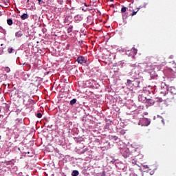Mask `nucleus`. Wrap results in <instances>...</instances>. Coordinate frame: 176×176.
I'll use <instances>...</instances> for the list:
<instances>
[{"mask_svg": "<svg viewBox=\"0 0 176 176\" xmlns=\"http://www.w3.org/2000/svg\"><path fill=\"white\" fill-rule=\"evenodd\" d=\"M141 80H142V78H140L138 76L133 75L132 78L126 80V82L125 83V85L127 89H129V90L133 91L134 90V88L137 89L140 87Z\"/></svg>", "mask_w": 176, "mask_h": 176, "instance_id": "1", "label": "nucleus"}, {"mask_svg": "<svg viewBox=\"0 0 176 176\" xmlns=\"http://www.w3.org/2000/svg\"><path fill=\"white\" fill-rule=\"evenodd\" d=\"M120 152L121 155H122L124 159H127V157H130V155H131V153H130V149L126 146L120 147Z\"/></svg>", "mask_w": 176, "mask_h": 176, "instance_id": "2", "label": "nucleus"}, {"mask_svg": "<svg viewBox=\"0 0 176 176\" xmlns=\"http://www.w3.org/2000/svg\"><path fill=\"white\" fill-rule=\"evenodd\" d=\"M127 115L129 116V120H131V122H134V120H138L140 118L138 116L140 115V113H138V110H132L131 113H127Z\"/></svg>", "mask_w": 176, "mask_h": 176, "instance_id": "3", "label": "nucleus"}, {"mask_svg": "<svg viewBox=\"0 0 176 176\" xmlns=\"http://www.w3.org/2000/svg\"><path fill=\"white\" fill-rule=\"evenodd\" d=\"M168 87V85L166 84V82H161L160 94H163L164 96H167V94H168V90H170Z\"/></svg>", "mask_w": 176, "mask_h": 176, "instance_id": "4", "label": "nucleus"}, {"mask_svg": "<svg viewBox=\"0 0 176 176\" xmlns=\"http://www.w3.org/2000/svg\"><path fill=\"white\" fill-rule=\"evenodd\" d=\"M142 94L144 96H151V94H153V89L151 85L148 87H145L143 88V90L142 91Z\"/></svg>", "mask_w": 176, "mask_h": 176, "instance_id": "5", "label": "nucleus"}, {"mask_svg": "<svg viewBox=\"0 0 176 176\" xmlns=\"http://www.w3.org/2000/svg\"><path fill=\"white\" fill-rule=\"evenodd\" d=\"M138 124L142 126H148L151 124V119L143 118L139 121Z\"/></svg>", "mask_w": 176, "mask_h": 176, "instance_id": "6", "label": "nucleus"}, {"mask_svg": "<svg viewBox=\"0 0 176 176\" xmlns=\"http://www.w3.org/2000/svg\"><path fill=\"white\" fill-rule=\"evenodd\" d=\"M22 98H23V102L25 104V105H28L30 104V101H32V100L30 99V96L25 93L22 94Z\"/></svg>", "mask_w": 176, "mask_h": 176, "instance_id": "7", "label": "nucleus"}, {"mask_svg": "<svg viewBox=\"0 0 176 176\" xmlns=\"http://www.w3.org/2000/svg\"><path fill=\"white\" fill-rule=\"evenodd\" d=\"M144 104L146 105V108H149V107L155 105V100L152 99V98H146V100L144 101Z\"/></svg>", "mask_w": 176, "mask_h": 176, "instance_id": "8", "label": "nucleus"}, {"mask_svg": "<svg viewBox=\"0 0 176 176\" xmlns=\"http://www.w3.org/2000/svg\"><path fill=\"white\" fill-rule=\"evenodd\" d=\"M116 167L118 170H122V171H124V170L126 168V164H123L122 162H116Z\"/></svg>", "mask_w": 176, "mask_h": 176, "instance_id": "9", "label": "nucleus"}, {"mask_svg": "<svg viewBox=\"0 0 176 176\" xmlns=\"http://www.w3.org/2000/svg\"><path fill=\"white\" fill-rule=\"evenodd\" d=\"M147 98L148 97H146V96L144 95V94H139V96H138V101L140 102H142L143 104H144V102L146 100Z\"/></svg>", "mask_w": 176, "mask_h": 176, "instance_id": "10", "label": "nucleus"}, {"mask_svg": "<svg viewBox=\"0 0 176 176\" xmlns=\"http://www.w3.org/2000/svg\"><path fill=\"white\" fill-rule=\"evenodd\" d=\"M137 49L133 47L132 50H128L126 52V54H128V56H132V57H133V56H135V54H137Z\"/></svg>", "mask_w": 176, "mask_h": 176, "instance_id": "11", "label": "nucleus"}, {"mask_svg": "<svg viewBox=\"0 0 176 176\" xmlns=\"http://www.w3.org/2000/svg\"><path fill=\"white\" fill-rule=\"evenodd\" d=\"M87 85H88V87H91V89H94V85H96V80L93 79H90L87 81Z\"/></svg>", "mask_w": 176, "mask_h": 176, "instance_id": "12", "label": "nucleus"}, {"mask_svg": "<svg viewBox=\"0 0 176 176\" xmlns=\"http://www.w3.org/2000/svg\"><path fill=\"white\" fill-rule=\"evenodd\" d=\"M21 76L23 80H27V79H28V78H30V76H31V74H27V72H22L21 73Z\"/></svg>", "mask_w": 176, "mask_h": 176, "instance_id": "13", "label": "nucleus"}, {"mask_svg": "<svg viewBox=\"0 0 176 176\" xmlns=\"http://www.w3.org/2000/svg\"><path fill=\"white\" fill-rule=\"evenodd\" d=\"M82 20H83V15L82 14H77L74 16L75 23H80Z\"/></svg>", "mask_w": 176, "mask_h": 176, "instance_id": "14", "label": "nucleus"}, {"mask_svg": "<svg viewBox=\"0 0 176 176\" xmlns=\"http://www.w3.org/2000/svg\"><path fill=\"white\" fill-rule=\"evenodd\" d=\"M89 151V148L86 146H84L83 148L81 149H77V153L80 155H83L84 153H86Z\"/></svg>", "mask_w": 176, "mask_h": 176, "instance_id": "15", "label": "nucleus"}, {"mask_svg": "<svg viewBox=\"0 0 176 176\" xmlns=\"http://www.w3.org/2000/svg\"><path fill=\"white\" fill-rule=\"evenodd\" d=\"M170 71V74L168 76V79H175L176 72H174L172 69H169Z\"/></svg>", "mask_w": 176, "mask_h": 176, "instance_id": "16", "label": "nucleus"}, {"mask_svg": "<svg viewBox=\"0 0 176 176\" xmlns=\"http://www.w3.org/2000/svg\"><path fill=\"white\" fill-rule=\"evenodd\" d=\"M78 64H86V59L83 56H78L77 58Z\"/></svg>", "mask_w": 176, "mask_h": 176, "instance_id": "17", "label": "nucleus"}, {"mask_svg": "<svg viewBox=\"0 0 176 176\" xmlns=\"http://www.w3.org/2000/svg\"><path fill=\"white\" fill-rule=\"evenodd\" d=\"M169 90H168V93H170L173 96H175L176 94V89L174 87H169Z\"/></svg>", "mask_w": 176, "mask_h": 176, "instance_id": "18", "label": "nucleus"}, {"mask_svg": "<svg viewBox=\"0 0 176 176\" xmlns=\"http://www.w3.org/2000/svg\"><path fill=\"white\" fill-rule=\"evenodd\" d=\"M15 123L17 126H20V124H24V120H23V118H16L15 120Z\"/></svg>", "mask_w": 176, "mask_h": 176, "instance_id": "19", "label": "nucleus"}, {"mask_svg": "<svg viewBox=\"0 0 176 176\" xmlns=\"http://www.w3.org/2000/svg\"><path fill=\"white\" fill-rule=\"evenodd\" d=\"M143 67H144L145 71H150V69H151V67H152V65L148 63H143Z\"/></svg>", "mask_w": 176, "mask_h": 176, "instance_id": "20", "label": "nucleus"}, {"mask_svg": "<svg viewBox=\"0 0 176 176\" xmlns=\"http://www.w3.org/2000/svg\"><path fill=\"white\" fill-rule=\"evenodd\" d=\"M150 76L151 78V79H156V78H157V74H156V72L153 70H152L150 72Z\"/></svg>", "mask_w": 176, "mask_h": 176, "instance_id": "21", "label": "nucleus"}, {"mask_svg": "<svg viewBox=\"0 0 176 176\" xmlns=\"http://www.w3.org/2000/svg\"><path fill=\"white\" fill-rule=\"evenodd\" d=\"M71 20H72V16H67L65 18V23L66 24H69V23H71Z\"/></svg>", "mask_w": 176, "mask_h": 176, "instance_id": "22", "label": "nucleus"}, {"mask_svg": "<svg viewBox=\"0 0 176 176\" xmlns=\"http://www.w3.org/2000/svg\"><path fill=\"white\" fill-rule=\"evenodd\" d=\"M21 36H23V32L21 30L15 32V38H21Z\"/></svg>", "mask_w": 176, "mask_h": 176, "instance_id": "23", "label": "nucleus"}, {"mask_svg": "<svg viewBox=\"0 0 176 176\" xmlns=\"http://www.w3.org/2000/svg\"><path fill=\"white\" fill-rule=\"evenodd\" d=\"M107 160L109 162H110V163H112V164H115V163L116 164V160H115V158H113L112 157L109 156L108 158H107Z\"/></svg>", "mask_w": 176, "mask_h": 176, "instance_id": "24", "label": "nucleus"}, {"mask_svg": "<svg viewBox=\"0 0 176 176\" xmlns=\"http://www.w3.org/2000/svg\"><path fill=\"white\" fill-rule=\"evenodd\" d=\"M7 52L9 54H12V53H14L16 52V50H14L13 47H9Z\"/></svg>", "mask_w": 176, "mask_h": 176, "instance_id": "25", "label": "nucleus"}, {"mask_svg": "<svg viewBox=\"0 0 176 176\" xmlns=\"http://www.w3.org/2000/svg\"><path fill=\"white\" fill-rule=\"evenodd\" d=\"M109 138L111 141H118V140H119V138L116 135H109Z\"/></svg>", "mask_w": 176, "mask_h": 176, "instance_id": "26", "label": "nucleus"}, {"mask_svg": "<svg viewBox=\"0 0 176 176\" xmlns=\"http://www.w3.org/2000/svg\"><path fill=\"white\" fill-rule=\"evenodd\" d=\"M94 142L96 145H100V144H101V142H102L101 137H98V138H96Z\"/></svg>", "mask_w": 176, "mask_h": 176, "instance_id": "27", "label": "nucleus"}, {"mask_svg": "<svg viewBox=\"0 0 176 176\" xmlns=\"http://www.w3.org/2000/svg\"><path fill=\"white\" fill-rule=\"evenodd\" d=\"M106 91H107L108 93H113V89H112V87L111 86H107L105 89Z\"/></svg>", "mask_w": 176, "mask_h": 176, "instance_id": "28", "label": "nucleus"}, {"mask_svg": "<svg viewBox=\"0 0 176 176\" xmlns=\"http://www.w3.org/2000/svg\"><path fill=\"white\" fill-rule=\"evenodd\" d=\"M0 78L1 79V80H6V79H8V74H0Z\"/></svg>", "mask_w": 176, "mask_h": 176, "instance_id": "29", "label": "nucleus"}, {"mask_svg": "<svg viewBox=\"0 0 176 176\" xmlns=\"http://www.w3.org/2000/svg\"><path fill=\"white\" fill-rule=\"evenodd\" d=\"M69 104L72 106L75 105V104H78V100L76 98H74L72 100H70Z\"/></svg>", "mask_w": 176, "mask_h": 176, "instance_id": "30", "label": "nucleus"}, {"mask_svg": "<svg viewBox=\"0 0 176 176\" xmlns=\"http://www.w3.org/2000/svg\"><path fill=\"white\" fill-rule=\"evenodd\" d=\"M21 20H25L27 19H28V14L27 13H24L21 16Z\"/></svg>", "mask_w": 176, "mask_h": 176, "instance_id": "31", "label": "nucleus"}, {"mask_svg": "<svg viewBox=\"0 0 176 176\" xmlns=\"http://www.w3.org/2000/svg\"><path fill=\"white\" fill-rule=\"evenodd\" d=\"M0 32H1V34H3L4 36H6V30L3 29L1 26H0Z\"/></svg>", "mask_w": 176, "mask_h": 176, "instance_id": "32", "label": "nucleus"}, {"mask_svg": "<svg viewBox=\"0 0 176 176\" xmlns=\"http://www.w3.org/2000/svg\"><path fill=\"white\" fill-rule=\"evenodd\" d=\"M7 24L8 25H13V19H7Z\"/></svg>", "mask_w": 176, "mask_h": 176, "instance_id": "33", "label": "nucleus"}, {"mask_svg": "<svg viewBox=\"0 0 176 176\" xmlns=\"http://www.w3.org/2000/svg\"><path fill=\"white\" fill-rule=\"evenodd\" d=\"M72 176H78L79 175V171L78 170H73L72 173Z\"/></svg>", "mask_w": 176, "mask_h": 176, "instance_id": "34", "label": "nucleus"}, {"mask_svg": "<svg viewBox=\"0 0 176 176\" xmlns=\"http://www.w3.org/2000/svg\"><path fill=\"white\" fill-rule=\"evenodd\" d=\"M94 89H100V84L95 81V85H94Z\"/></svg>", "mask_w": 176, "mask_h": 176, "instance_id": "35", "label": "nucleus"}, {"mask_svg": "<svg viewBox=\"0 0 176 176\" xmlns=\"http://www.w3.org/2000/svg\"><path fill=\"white\" fill-rule=\"evenodd\" d=\"M126 8L124 6H122L121 8V13H126Z\"/></svg>", "mask_w": 176, "mask_h": 176, "instance_id": "36", "label": "nucleus"}, {"mask_svg": "<svg viewBox=\"0 0 176 176\" xmlns=\"http://www.w3.org/2000/svg\"><path fill=\"white\" fill-rule=\"evenodd\" d=\"M72 28H74V26L70 25L69 28H67V32L68 34L72 32Z\"/></svg>", "mask_w": 176, "mask_h": 176, "instance_id": "37", "label": "nucleus"}, {"mask_svg": "<svg viewBox=\"0 0 176 176\" xmlns=\"http://www.w3.org/2000/svg\"><path fill=\"white\" fill-rule=\"evenodd\" d=\"M4 71H6L7 74H9V72H10V68L9 67H4Z\"/></svg>", "mask_w": 176, "mask_h": 176, "instance_id": "38", "label": "nucleus"}, {"mask_svg": "<svg viewBox=\"0 0 176 176\" xmlns=\"http://www.w3.org/2000/svg\"><path fill=\"white\" fill-rule=\"evenodd\" d=\"M7 164L8 165L14 164V160L7 162Z\"/></svg>", "mask_w": 176, "mask_h": 176, "instance_id": "39", "label": "nucleus"}, {"mask_svg": "<svg viewBox=\"0 0 176 176\" xmlns=\"http://www.w3.org/2000/svg\"><path fill=\"white\" fill-rule=\"evenodd\" d=\"M140 9H141V8H138L137 11H133V13L131 14V16H135L138 12V10H140Z\"/></svg>", "mask_w": 176, "mask_h": 176, "instance_id": "40", "label": "nucleus"}, {"mask_svg": "<svg viewBox=\"0 0 176 176\" xmlns=\"http://www.w3.org/2000/svg\"><path fill=\"white\" fill-rule=\"evenodd\" d=\"M6 111L8 112L9 111V108H10V106L9 104H5Z\"/></svg>", "mask_w": 176, "mask_h": 176, "instance_id": "41", "label": "nucleus"}, {"mask_svg": "<svg viewBox=\"0 0 176 176\" xmlns=\"http://www.w3.org/2000/svg\"><path fill=\"white\" fill-rule=\"evenodd\" d=\"M36 116V118H38V119H41V118H42V114L41 113H37Z\"/></svg>", "mask_w": 176, "mask_h": 176, "instance_id": "42", "label": "nucleus"}, {"mask_svg": "<svg viewBox=\"0 0 176 176\" xmlns=\"http://www.w3.org/2000/svg\"><path fill=\"white\" fill-rule=\"evenodd\" d=\"M120 134H122V135H124V134H126V131L124 129H122L120 131Z\"/></svg>", "mask_w": 176, "mask_h": 176, "instance_id": "43", "label": "nucleus"}, {"mask_svg": "<svg viewBox=\"0 0 176 176\" xmlns=\"http://www.w3.org/2000/svg\"><path fill=\"white\" fill-rule=\"evenodd\" d=\"M100 176H105L107 174V172H105V170H103L102 173H100Z\"/></svg>", "mask_w": 176, "mask_h": 176, "instance_id": "44", "label": "nucleus"}, {"mask_svg": "<svg viewBox=\"0 0 176 176\" xmlns=\"http://www.w3.org/2000/svg\"><path fill=\"white\" fill-rule=\"evenodd\" d=\"M58 145H63L64 144V142L63 140H60L58 142Z\"/></svg>", "mask_w": 176, "mask_h": 176, "instance_id": "45", "label": "nucleus"}, {"mask_svg": "<svg viewBox=\"0 0 176 176\" xmlns=\"http://www.w3.org/2000/svg\"><path fill=\"white\" fill-rule=\"evenodd\" d=\"M39 5H42L43 3V0H37Z\"/></svg>", "mask_w": 176, "mask_h": 176, "instance_id": "46", "label": "nucleus"}, {"mask_svg": "<svg viewBox=\"0 0 176 176\" xmlns=\"http://www.w3.org/2000/svg\"><path fill=\"white\" fill-rule=\"evenodd\" d=\"M130 67H131V68H135L137 65L135 64H133V65H131Z\"/></svg>", "mask_w": 176, "mask_h": 176, "instance_id": "47", "label": "nucleus"}, {"mask_svg": "<svg viewBox=\"0 0 176 176\" xmlns=\"http://www.w3.org/2000/svg\"><path fill=\"white\" fill-rule=\"evenodd\" d=\"M155 174V170H152L150 172V175H153Z\"/></svg>", "mask_w": 176, "mask_h": 176, "instance_id": "48", "label": "nucleus"}, {"mask_svg": "<svg viewBox=\"0 0 176 176\" xmlns=\"http://www.w3.org/2000/svg\"><path fill=\"white\" fill-rule=\"evenodd\" d=\"M144 168H149V166L148 165H143Z\"/></svg>", "mask_w": 176, "mask_h": 176, "instance_id": "49", "label": "nucleus"}, {"mask_svg": "<svg viewBox=\"0 0 176 176\" xmlns=\"http://www.w3.org/2000/svg\"><path fill=\"white\" fill-rule=\"evenodd\" d=\"M82 35L86 36V32L85 31V30H82Z\"/></svg>", "mask_w": 176, "mask_h": 176, "instance_id": "50", "label": "nucleus"}, {"mask_svg": "<svg viewBox=\"0 0 176 176\" xmlns=\"http://www.w3.org/2000/svg\"><path fill=\"white\" fill-rule=\"evenodd\" d=\"M127 14H126V13H125V14H122V17H123V19H124V16H127Z\"/></svg>", "mask_w": 176, "mask_h": 176, "instance_id": "51", "label": "nucleus"}, {"mask_svg": "<svg viewBox=\"0 0 176 176\" xmlns=\"http://www.w3.org/2000/svg\"><path fill=\"white\" fill-rule=\"evenodd\" d=\"M157 116V118H160V119H163V117H162V116Z\"/></svg>", "mask_w": 176, "mask_h": 176, "instance_id": "52", "label": "nucleus"}, {"mask_svg": "<svg viewBox=\"0 0 176 176\" xmlns=\"http://www.w3.org/2000/svg\"><path fill=\"white\" fill-rule=\"evenodd\" d=\"M169 58H174V56L170 55V56H169Z\"/></svg>", "mask_w": 176, "mask_h": 176, "instance_id": "53", "label": "nucleus"}, {"mask_svg": "<svg viewBox=\"0 0 176 176\" xmlns=\"http://www.w3.org/2000/svg\"><path fill=\"white\" fill-rule=\"evenodd\" d=\"M159 101H160V102H162L163 101V99L159 98Z\"/></svg>", "mask_w": 176, "mask_h": 176, "instance_id": "54", "label": "nucleus"}, {"mask_svg": "<svg viewBox=\"0 0 176 176\" xmlns=\"http://www.w3.org/2000/svg\"><path fill=\"white\" fill-rule=\"evenodd\" d=\"M162 122L163 123V124H164V119H162Z\"/></svg>", "mask_w": 176, "mask_h": 176, "instance_id": "55", "label": "nucleus"}, {"mask_svg": "<svg viewBox=\"0 0 176 176\" xmlns=\"http://www.w3.org/2000/svg\"><path fill=\"white\" fill-rule=\"evenodd\" d=\"M144 115H148V112H144Z\"/></svg>", "mask_w": 176, "mask_h": 176, "instance_id": "56", "label": "nucleus"}, {"mask_svg": "<svg viewBox=\"0 0 176 176\" xmlns=\"http://www.w3.org/2000/svg\"><path fill=\"white\" fill-rule=\"evenodd\" d=\"M79 43H83V41H79Z\"/></svg>", "mask_w": 176, "mask_h": 176, "instance_id": "57", "label": "nucleus"}, {"mask_svg": "<svg viewBox=\"0 0 176 176\" xmlns=\"http://www.w3.org/2000/svg\"><path fill=\"white\" fill-rule=\"evenodd\" d=\"M135 162V161L133 160H132V163L134 164Z\"/></svg>", "mask_w": 176, "mask_h": 176, "instance_id": "58", "label": "nucleus"}, {"mask_svg": "<svg viewBox=\"0 0 176 176\" xmlns=\"http://www.w3.org/2000/svg\"><path fill=\"white\" fill-rule=\"evenodd\" d=\"M59 3L61 5V4L63 3V1H60L59 2Z\"/></svg>", "mask_w": 176, "mask_h": 176, "instance_id": "59", "label": "nucleus"}, {"mask_svg": "<svg viewBox=\"0 0 176 176\" xmlns=\"http://www.w3.org/2000/svg\"><path fill=\"white\" fill-rule=\"evenodd\" d=\"M26 65H28V67H31V65L30 64H26Z\"/></svg>", "mask_w": 176, "mask_h": 176, "instance_id": "60", "label": "nucleus"}, {"mask_svg": "<svg viewBox=\"0 0 176 176\" xmlns=\"http://www.w3.org/2000/svg\"><path fill=\"white\" fill-rule=\"evenodd\" d=\"M115 72H119V70H118V69H117V70H116V71H115Z\"/></svg>", "mask_w": 176, "mask_h": 176, "instance_id": "61", "label": "nucleus"}, {"mask_svg": "<svg viewBox=\"0 0 176 176\" xmlns=\"http://www.w3.org/2000/svg\"><path fill=\"white\" fill-rule=\"evenodd\" d=\"M4 3H5L6 5H8V3H6V1H4Z\"/></svg>", "mask_w": 176, "mask_h": 176, "instance_id": "62", "label": "nucleus"}, {"mask_svg": "<svg viewBox=\"0 0 176 176\" xmlns=\"http://www.w3.org/2000/svg\"><path fill=\"white\" fill-rule=\"evenodd\" d=\"M137 149H138V148H135V152H137Z\"/></svg>", "mask_w": 176, "mask_h": 176, "instance_id": "63", "label": "nucleus"}, {"mask_svg": "<svg viewBox=\"0 0 176 176\" xmlns=\"http://www.w3.org/2000/svg\"><path fill=\"white\" fill-rule=\"evenodd\" d=\"M129 75H133V74H131V73H129Z\"/></svg>", "mask_w": 176, "mask_h": 176, "instance_id": "64", "label": "nucleus"}]
</instances>
